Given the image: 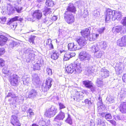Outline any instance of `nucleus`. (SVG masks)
Segmentation results:
<instances>
[{
	"instance_id": "1",
	"label": "nucleus",
	"mask_w": 126,
	"mask_h": 126,
	"mask_svg": "<svg viewBox=\"0 0 126 126\" xmlns=\"http://www.w3.org/2000/svg\"><path fill=\"white\" fill-rule=\"evenodd\" d=\"M79 59L81 61L88 62L92 58L91 56L86 51H82L79 54Z\"/></svg>"
},
{
	"instance_id": "2",
	"label": "nucleus",
	"mask_w": 126,
	"mask_h": 126,
	"mask_svg": "<svg viewBox=\"0 0 126 126\" xmlns=\"http://www.w3.org/2000/svg\"><path fill=\"white\" fill-rule=\"evenodd\" d=\"M53 81L52 78H48L46 79L45 83H43L42 86V91L44 92L47 91L51 87Z\"/></svg>"
},
{
	"instance_id": "3",
	"label": "nucleus",
	"mask_w": 126,
	"mask_h": 126,
	"mask_svg": "<svg viewBox=\"0 0 126 126\" xmlns=\"http://www.w3.org/2000/svg\"><path fill=\"white\" fill-rule=\"evenodd\" d=\"M65 114L61 110L59 114L54 119V121L58 123L56 124V126H60L62 124L60 120H63L65 117Z\"/></svg>"
},
{
	"instance_id": "4",
	"label": "nucleus",
	"mask_w": 126,
	"mask_h": 126,
	"mask_svg": "<svg viewBox=\"0 0 126 126\" xmlns=\"http://www.w3.org/2000/svg\"><path fill=\"white\" fill-rule=\"evenodd\" d=\"M57 112V108L54 106L46 110L45 113V116L49 118L53 116Z\"/></svg>"
},
{
	"instance_id": "5",
	"label": "nucleus",
	"mask_w": 126,
	"mask_h": 126,
	"mask_svg": "<svg viewBox=\"0 0 126 126\" xmlns=\"http://www.w3.org/2000/svg\"><path fill=\"white\" fill-rule=\"evenodd\" d=\"M18 76L16 74H11L10 77L9 81L11 85L16 86L18 84L19 79Z\"/></svg>"
},
{
	"instance_id": "6",
	"label": "nucleus",
	"mask_w": 126,
	"mask_h": 126,
	"mask_svg": "<svg viewBox=\"0 0 126 126\" xmlns=\"http://www.w3.org/2000/svg\"><path fill=\"white\" fill-rule=\"evenodd\" d=\"M60 51L61 54H64L63 59L65 61L69 60L70 58L75 56L76 55L75 53L66 52L65 50L63 49L60 50Z\"/></svg>"
},
{
	"instance_id": "7",
	"label": "nucleus",
	"mask_w": 126,
	"mask_h": 126,
	"mask_svg": "<svg viewBox=\"0 0 126 126\" xmlns=\"http://www.w3.org/2000/svg\"><path fill=\"white\" fill-rule=\"evenodd\" d=\"M32 51L28 49L26 51V59L28 63L32 61L35 60V54L32 53Z\"/></svg>"
},
{
	"instance_id": "8",
	"label": "nucleus",
	"mask_w": 126,
	"mask_h": 126,
	"mask_svg": "<svg viewBox=\"0 0 126 126\" xmlns=\"http://www.w3.org/2000/svg\"><path fill=\"white\" fill-rule=\"evenodd\" d=\"M68 12H65L64 13V18L68 24H71L74 21V16L72 13H68Z\"/></svg>"
},
{
	"instance_id": "9",
	"label": "nucleus",
	"mask_w": 126,
	"mask_h": 126,
	"mask_svg": "<svg viewBox=\"0 0 126 126\" xmlns=\"http://www.w3.org/2000/svg\"><path fill=\"white\" fill-rule=\"evenodd\" d=\"M23 19L22 18L18 16H15V17L11 19L7 23V24L10 25L11 27V28H15L16 26V23H14V24L13 23L15 21L17 20H19L20 21H22Z\"/></svg>"
},
{
	"instance_id": "10",
	"label": "nucleus",
	"mask_w": 126,
	"mask_h": 126,
	"mask_svg": "<svg viewBox=\"0 0 126 126\" xmlns=\"http://www.w3.org/2000/svg\"><path fill=\"white\" fill-rule=\"evenodd\" d=\"M113 11L109 9H107L105 16V21H109L110 20L112 19L113 20L114 16V14H113Z\"/></svg>"
},
{
	"instance_id": "11",
	"label": "nucleus",
	"mask_w": 126,
	"mask_h": 126,
	"mask_svg": "<svg viewBox=\"0 0 126 126\" xmlns=\"http://www.w3.org/2000/svg\"><path fill=\"white\" fill-rule=\"evenodd\" d=\"M73 66L74 72L76 74H77L81 72L82 71L81 63L78 62L77 60L73 63Z\"/></svg>"
},
{
	"instance_id": "12",
	"label": "nucleus",
	"mask_w": 126,
	"mask_h": 126,
	"mask_svg": "<svg viewBox=\"0 0 126 126\" xmlns=\"http://www.w3.org/2000/svg\"><path fill=\"white\" fill-rule=\"evenodd\" d=\"M82 83L86 87L90 88L92 92L95 91V87L93 86V84L91 81L87 80L83 81Z\"/></svg>"
},
{
	"instance_id": "13",
	"label": "nucleus",
	"mask_w": 126,
	"mask_h": 126,
	"mask_svg": "<svg viewBox=\"0 0 126 126\" xmlns=\"http://www.w3.org/2000/svg\"><path fill=\"white\" fill-rule=\"evenodd\" d=\"M11 123L14 126H20L21 125L17 117L15 115H12L11 116Z\"/></svg>"
},
{
	"instance_id": "14",
	"label": "nucleus",
	"mask_w": 126,
	"mask_h": 126,
	"mask_svg": "<svg viewBox=\"0 0 126 126\" xmlns=\"http://www.w3.org/2000/svg\"><path fill=\"white\" fill-rule=\"evenodd\" d=\"M76 40L79 46L81 47L85 46L87 43L85 38L83 37H78Z\"/></svg>"
},
{
	"instance_id": "15",
	"label": "nucleus",
	"mask_w": 126,
	"mask_h": 126,
	"mask_svg": "<svg viewBox=\"0 0 126 126\" xmlns=\"http://www.w3.org/2000/svg\"><path fill=\"white\" fill-rule=\"evenodd\" d=\"M109 72L105 68H102L101 70L100 73V77L102 79L107 78L109 76Z\"/></svg>"
},
{
	"instance_id": "16",
	"label": "nucleus",
	"mask_w": 126,
	"mask_h": 126,
	"mask_svg": "<svg viewBox=\"0 0 126 126\" xmlns=\"http://www.w3.org/2000/svg\"><path fill=\"white\" fill-rule=\"evenodd\" d=\"M82 35L85 38H86L88 40L91 37L90 35V30L89 28H86L82 31L81 32Z\"/></svg>"
},
{
	"instance_id": "17",
	"label": "nucleus",
	"mask_w": 126,
	"mask_h": 126,
	"mask_svg": "<svg viewBox=\"0 0 126 126\" xmlns=\"http://www.w3.org/2000/svg\"><path fill=\"white\" fill-rule=\"evenodd\" d=\"M32 81L33 84L37 87L39 84L40 79L38 75L36 73L33 74L32 75Z\"/></svg>"
},
{
	"instance_id": "18",
	"label": "nucleus",
	"mask_w": 126,
	"mask_h": 126,
	"mask_svg": "<svg viewBox=\"0 0 126 126\" xmlns=\"http://www.w3.org/2000/svg\"><path fill=\"white\" fill-rule=\"evenodd\" d=\"M37 91L36 90L32 89L26 93V96L27 98H34L37 95Z\"/></svg>"
},
{
	"instance_id": "19",
	"label": "nucleus",
	"mask_w": 126,
	"mask_h": 126,
	"mask_svg": "<svg viewBox=\"0 0 126 126\" xmlns=\"http://www.w3.org/2000/svg\"><path fill=\"white\" fill-rule=\"evenodd\" d=\"M66 10L67 11L65 12H68L69 14L72 13H75L76 11V8L72 3H71L69 4Z\"/></svg>"
},
{
	"instance_id": "20",
	"label": "nucleus",
	"mask_w": 126,
	"mask_h": 126,
	"mask_svg": "<svg viewBox=\"0 0 126 126\" xmlns=\"http://www.w3.org/2000/svg\"><path fill=\"white\" fill-rule=\"evenodd\" d=\"M68 48L69 50L74 51L79 49V48L78 46L76 44L73 43H70L68 45Z\"/></svg>"
},
{
	"instance_id": "21",
	"label": "nucleus",
	"mask_w": 126,
	"mask_h": 126,
	"mask_svg": "<svg viewBox=\"0 0 126 126\" xmlns=\"http://www.w3.org/2000/svg\"><path fill=\"white\" fill-rule=\"evenodd\" d=\"M84 93L80 92H77L76 93V95L74 98V100L77 101L79 102L80 100L82 99L84 96Z\"/></svg>"
},
{
	"instance_id": "22",
	"label": "nucleus",
	"mask_w": 126,
	"mask_h": 126,
	"mask_svg": "<svg viewBox=\"0 0 126 126\" xmlns=\"http://www.w3.org/2000/svg\"><path fill=\"white\" fill-rule=\"evenodd\" d=\"M32 15L33 18H35L39 20L42 17V15L40 11L37 10H35L33 13Z\"/></svg>"
},
{
	"instance_id": "23",
	"label": "nucleus",
	"mask_w": 126,
	"mask_h": 126,
	"mask_svg": "<svg viewBox=\"0 0 126 126\" xmlns=\"http://www.w3.org/2000/svg\"><path fill=\"white\" fill-rule=\"evenodd\" d=\"M119 109L121 113H126V102L121 103Z\"/></svg>"
},
{
	"instance_id": "24",
	"label": "nucleus",
	"mask_w": 126,
	"mask_h": 126,
	"mask_svg": "<svg viewBox=\"0 0 126 126\" xmlns=\"http://www.w3.org/2000/svg\"><path fill=\"white\" fill-rule=\"evenodd\" d=\"M114 16L113 19L114 20L116 19L117 20H120L122 18V15L120 12H117L116 11H113Z\"/></svg>"
},
{
	"instance_id": "25",
	"label": "nucleus",
	"mask_w": 126,
	"mask_h": 126,
	"mask_svg": "<svg viewBox=\"0 0 126 126\" xmlns=\"http://www.w3.org/2000/svg\"><path fill=\"white\" fill-rule=\"evenodd\" d=\"M59 54L58 51L56 50H54L52 52L51 58L53 60H56L59 58Z\"/></svg>"
},
{
	"instance_id": "26",
	"label": "nucleus",
	"mask_w": 126,
	"mask_h": 126,
	"mask_svg": "<svg viewBox=\"0 0 126 126\" xmlns=\"http://www.w3.org/2000/svg\"><path fill=\"white\" fill-rule=\"evenodd\" d=\"M8 38L5 36L2 35H0V46H2L5 44L6 42L8 40Z\"/></svg>"
},
{
	"instance_id": "27",
	"label": "nucleus",
	"mask_w": 126,
	"mask_h": 126,
	"mask_svg": "<svg viewBox=\"0 0 126 126\" xmlns=\"http://www.w3.org/2000/svg\"><path fill=\"white\" fill-rule=\"evenodd\" d=\"M73 66V63L72 64L67 66L65 68L66 71L68 73H72L74 72Z\"/></svg>"
},
{
	"instance_id": "28",
	"label": "nucleus",
	"mask_w": 126,
	"mask_h": 126,
	"mask_svg": "<svg viewBox=\"0 0 126 126\" xmlns=\"http://www.w3.org/2000/svg\"><path fill=\"white\" fill-rule=\"evenodd\" d=\"M7 10L9 14H11L14 13L15 10L13 6L11 3L8 4L7 6Z\"/></svg>"
},
{
	"instance_id": "29",
	"label": "nucleus",
	"mask_w": 126,
	"mask_h": 126,
	"mask_svg": "<svg viewBox=\"0 0 126 126\" xmlns=\"http://www.w3.org/2000/svg\"><path fill=\"white\" fill-rule=\"evenodd\" d=\"M122 27L123 26L121 25L115 26L113 28L112 31L113 32L118 33L122 30Z\"/></svg>"
},
{
	"instance_id": "30",
	"label": "nucleus",
	"mask_w": 126,
	"mask_h": 126,
	"mask_svg": "<svg viewBox=\"0 0 126 126\" xmlns=\"http://www.w3.org/2000/svg\"><path fill=\"white\" fill-rule=\"evenodd\" d=\"M19 45V43L18 42L12 41L10 42L9 45V47L10 48L13 49L15 47L18 46Z\"/></svg>"
},
{
	"instance_id": "31",
	"label": "nucleus",
	"mask_w": 126,
	"mask_h": 126,
	"mask_svg": "<svg viewBox=\"0 0 126 126\" xmlns=\"http://www.w3.org/2000/svg\"><path fill=\"white\" fill-rule=\"evenodd\" d=\"M11 69H9L8 67H5L2 70V71L3 73L5 74H8V75H10L12 74L13 72V71L11 70Z\"/></svg>"
},
{
	"instance_id": "32",
	"label": "nucleus",
	"mask_w": 126,
	"mask_h": 126,
	"mask_svg": "<svg viewBox=\"0 0 126 126\" xmlns=\"http://www.w3.org/2000/svg\"><path fill=\"white\" fill-rule=\"evenodd\" d=\"M52 9L50 8L45 7L44 9V10L43 11V14L46 16L48 14L51 13Z\"/></svg>"
},
{
	"instance_id": "33",
	"label": "nucleus",
	"mask_w": 126,
	"mask_h": 126,
	"mask_svg": "<svg viewBox=\"0 0 126 126\" xmlns=\"http://www.w3.org/2000/svg\"><path fill=\"white\" fill-rule=\"evenodd\" d=\"M41 61L38 60L36 63L33 66V69L34 70H39L40 69V66Z\"/></svg>"
},
{
	"instance_id": "34",
	"label": "nucleus",
	"mask_w": 126,
	"mask_h": 126,
	"mask_svg": "<svg viewBox=\"0 0 126 126\" xmlns=\"http://www.w3.org/2000/svg\"><path fill=\"white\" fill-rule=\"evenodd\" d=\"M105 122L104 120L98 118L96 122V123L98 125H99L100 126H106Z\"/></svg>"
},
{
	"instance_id": "35",
	"label": "nucleus",
	"mask_w": 126,
	"mask_h": 126,
	"mask_svg": "<svg viewBox=\"0 0 126 126\" xmlns=\"http://www.w3.org/2000/svg\"><path fill=\"white\" fill-rule=\"evenodd\" d=\"M46 44L48 45L50 48V49L54 48L52 44V41L51 39H48L47 40Z\"/></svg>"
},
{
	"instance_id": "36",
	"label": "nucleus",
	"mask_w": 126,
	"mask_h": 126,
	"mask_svg": "<svg viewBox=\"0 0 126 126\" xmlns=\"http://www.w3.org/2000/svg\"><path fill=\"white\" fill-rule=\"evenodd\" d=\"M35 36L31 35L29 37V41L31 45H35V43L34 41V40L35 38Z\"/></svg>"
},
{
	"instance_id": "37",
	"label": "nucleus",
	"mask_w": 126,
	"mask_h": 126,
	"mask_svg": "<svg viewBox=\"0 0 126 126\" xmlns=\"http://www.w3.org/2000/svg\"><path fill=\"white\" fill-rule=\"evenodd\" d=\"M103 79L101 77V78H97V80L96 83L97 86L98 87L102 86L103 84V82L102 80Z\"/></svg>"
},
{
	"instance_id": "38",
	"label": "nucleus",
	"mask_w": 126,
	"mask_h": 126,
	"mask_svg": "<svg viewBox=\"0 0 126 126\" xmlns=\"http://www.w3.org/2000/svg\"><path fill=\"white\" fill-rule=\"evenodd\" d=\"M100 46L102 49H105L107 46V43L105 41H102L100 43Z\"/></svg>"
},
{
	"instance_id": "39",
	"label": "nucleus",
	"mask_w": 126,
	"mask_h": 126,
	"mask_svg": "<svg viewBox=\"0 0 126 126\" xmlns=\"http://www.w3.org/2000/svg\"><path fill=\"white\" fill-rule=\"evenodd\" d=\"M99 35V34L97 33H93L92 35H91V36H92V38L90 37L89 39L90 41H91L92 40H94L96 39L98 37Z\"/></svg>"
},
{
	"instance_id": "40",
	"label": "nucleus",
	"mask_w": 126,
	"mask_h": 126,
	"mask_svg": "<svg viewBox=\"0 0 126 126\" xmlns=\"http://www.w3.org/2000/svg\"><path fill=\"white\" fill-rule=\"evenodd\" d=\"M46 3L48 6H52L54 5V2L52 0H47Z\"/></svg>"
},
{
	"instance_id": "41",
	"label": "nucleus",
	"mask_w": 126,
	"mask_h": 126,
	"mask_svg": "<svg viewBox=\"0 0 126 126\" xmlns=\"http://www.w3.org/2000/svg\"><path fill=\"white\" fill-rule=\"evenodd\" d=\"M92 49L93 52H96L99 50V48L96 45H93L92 46Z\"/></svg>"
},
{
	"instance_id": "42",
	"label": "nucleus",
	"mask_w": 126,
	"mask_h": 126,
	"mask_svg": "<svg viewBox=\"0 0 126 126\" xmlns=\"http://www.w3.org/2000/svg\"><path fill=\"white\" fill-rule=\"evenodd\" d=\"M59 36L61 37V36H64L66 33L65 31H64L62 29H59Z\"/></svg>"
},
{
	"instance_id": "43",
	"label": "nucleus",
	"mask_w": 126,
	"mask_h": 126,
	"mask_svg": "<svg viewBox=\"0 0 126 126\" xmlns=\"http://www.w3.org/2000/svg\"><path fill=\"white\" fill-rule=\"evenodd\" d=\"M24 99V97L23 96L19 95L17 97L16 101L20 103H22L23 102Z\"/></svg>"
},
{
	"instance_id": "44",
	"label": "nucleus",
	"mask_w": 126,
	"mask_h": 126,
	"mask_svg": "<svg viewBox=\"0 0 126 126\" xmlns=\"http://www.w3.org/2000/svg\"><path fill=\"white\" fill-rule=\"evenodd\" d=\"M30 78H23V84L25 85H27L30 81Z\"/></svg>"
},
{
	"instance_id": "45",
	"label": "nucleus",
	"mask_w": 126,
	"mask_h": 126,
	"mask_svg": "<svg viewBox=\"0 0 126 126\" xmlns=\"http://www.w3.org/2000/svg\"><path fill=\"white\" fill-rule=\"evenodd\" d=\"M121 39H120L117 40V45L121 47H125L123 41Z\"/></svg>"
},
{
	"instance_id": "46",
	"label": "nucleus",
	"mask_w": 126,
	"mask_h": 126,
	"mask_svg": "<svg viewBox=\"0 0 126 126\" xmlns=\"http://www.w3.org/2000/svg\"><path fill=\"white\" fill-rule=\"evenodd\" d=\"M66 122L68 123L70 125H71L72 124V120L70 117V115L68 114L67 118L65 120Z\"/></svg>"
},
{
	"instance_id": "47",
	"label": "nucleus",
	"mask_w": 126,
	"mask_h": 126,
	"mask_svg": "<svg viewBox=\"0 0 126 126\" xmlns=\"http://www.w3.org/2000/svg\"><path fill=\"white\" fill-rule=\"evenodd\" d=\"M120 96L122 97L126 96V89L122 90L120 93Z\"/></svg>"
},
{
	"instance_id": "48",
	"label": "nucleus",
	"mask_w": 126,
	"mask_h": 126,
	"mask_svg": "<svg viewBox=\"0 0 126 126\" xmlns=\"http://www.w3.org/2000/svg\"><path fill=\"white\" fill-rule=\"evenodd\" d=\"M112 118V116L111 114L110 113H106L105 118L107 121H109L110 119Z\"/></svg>"
},
{
	"instance_id": "49",
	"label": "nucleus",
	"mask_w": 126,
	"mask_h": 126,
	"mask_svg": "<svg viewBox=\"0 0 126 126\" xmlns=\"http://www.w3.org/2000/svg\"><path fill=\"white\" fill-rule=\"evenodd\" d=\"M100 13V10L99 9H97L94 11V16L96 17H98L99 16Z\"/></svg>"
},
{
	"instance_id": "50",
	"label": "nucleus",
	"mask_w": 126,
	"mask_h": 126,
	"mask_svg": "<svg viewBox=\"0 0 126 126\" xmlns=\"http://www.w3.org/2000/svg\"><path fill=\"white\" fill-rule=\"evenodd\" d=\"M84 102L86 104H88L89 106H91L92 103L90 98L85 99L84 100Z\"/></svg>"
},
{
	"instance_id": "51",
	"label": "nucleus",
	"mask_w": 126,
	"mask_h": 126,
	"mask_svg": "<svg viewBox=\"0 0 126 126\" xmlns=\"http://www.w3.org/2000/svg\"><path fill=\"white\" fill-rule=\"evenodd\" d=\"M105 30V27H102L98 29L97 30V31L99 33L101 34L104 33V31Z\"/></svg>"
},
{
	"instance_id": "52",
	"label": "nucleus",
	"mask_w": 126,
	"mask_h": 126,
	"mask_svg": "<svg viewBox=\"0 0 126 126\" xmlns=\"http://www.w3.org/2000/svg\"><path fill=\"white\" fill-rule=\"evenodd\" d=\"M14 8L17 12L19 13L21 12V11L22 9V7H19V6H16V7H15Z\"/></svg>"
},
{
	"instance_id": "53",
	"label": "nucleus",
	"mask_w": 126,
	"mask_h": 126,
	"mask_svg": "<svg viewBox=\"0 0 126 126\" xmlns=\"http://www.w3.org/2000/svg\"><path fill=\"white\" fill-rule=\"evenodd\" d=\"M95 57L97 58H100L102 56V53L101 52H97L94 54Z\"/></svg>"
},
{
	"instance_id": "54",
	"label": "nucleus",
	"mask_w": 126,
	"mask_h": 126,
	"mask_svg": "<svg viewBox=\"0 0 126 126\" xmlns=\"http://www.w3.org/2000/svg\"><path fill=\"white\" fill-rule=\"evenodd\" d=\"M121 39L125 47L126 46V35L123 36Z\"/></svg>"
},
{
	"instance_id": "55",
	"label": "nucleus",
	"mask_w": 126,
	"mask_h": 126,
	"mask_svg": "<svg viewBox=\"0 0 126 126\" xmlns=\"http://www.w3.org/2000/svg\"><path fill=\"white\" fill-rule=\"evenodd\" d=\"M47 73L49 75H51L52 74L51 69L47 67L46 69Z\"/></svg>"
},
{
	"instance_id": "56",
	"label": "nucleus",
	"mask_w": 126,
	"mask_h": 126,
	"mask_svg": "<svg viewBox=\"0 0 126 126\" xmlns=\"http://www.w3.org/2000/svg\"><path fill=\"white\" fill-rule=\"evenodd\" d=\"M106 100L110 103H112L114 101V99L113 97H110V96L107 97Z\"/></svg>"
},
{
	"instance_id": "57",
	"label": "nucleus",
	"mask_w": 126,
	"mask_h": 126,
	"mask_svg": "<svg viewBox=\"0 0 126 126\" xmlns=\"http://www.w3.org/2000/svg\"><path fill=\"white\" fill-rule=\"evenodd\" d=\"M47 123H46V122L45 121H41V122L43 124H42V125L43 126H47L49 125V120H48H48H47Z\"/></svg>"
},
{
	"instance_id": "58",
	"label": "nucleus",
	"mask_w": 126,
	"mask_h": 126,
	"mask_svg": "<svg viewBox=\"0 0 126 126\" xmlns=\"http://www.w3.org/2000/svg\"><path fill=\"white\" fill-rule=\"evenodd\" d=\"M6 20V18L5 17H2L0 18V22L4 24Z\"/></svg>"
},
{
	"instance_id": "59",
	"label": "nucleus",
	"mask_w": 126,
	"mask_h": 126,
	"mask_svg": "<svg viewBox=\"0 0 126 126\" xmlns=\"http://www.w3.org/2000/svg\"><path fill=\"white\" fill-rule=\"evenodd\" d=\"M59 104L60 110L65 108V106L63 103H59Z\"/></svg>"
},
{
	"instance_id": "60",
	"label": "nucleus",
	"mask_w": 126,
	"mask_h": 126,
	"mask_svg": "<svg viewBox=\"0 0 126 126\" xmlns=\"http://www.w3.org/2000/svg\"><path fill=\"white\" fill-rule=\"evenodd\" d=\"M121 23L124 26L126 25V17H124L122 20Z\"/></svg>"
},
{
	"instance_id": "61",
	"label": "nucleus",
	"mask_w": 126,
	"mask_h": 126,
	"mask_svg": "<svg viewBox=\"0 0 126 126\" xmlns=\"http://www.w3.org/2000/svg\"><path fill=\"white\" fill-rule=\"evenodd\" d=\"M5 52V49L3 47L0 48V56L3 54Z\"/></svg>"
},
{
	"instance_id": "62",
	"label": "nucleus",
	"mask_w": 126,
	"mask_h": 126,
	"mask_svg": "<svg viewBox=\"0 0 126 126\" xmlns=\"http://www.w3.org/2000/svg\"><path fill=\"white\" fill-rule=\"evenodd\" d=\"M4 61L1 59H0V66L2 67L4 65Z\"/></svg>"
},
{
	"instance_id": "63",
	"label": "nucleus",
	"mask_w": 126,
	"mask_h": 126,
	"mask_svg": "<svg viewBox=\"0 0 126 126\" xmlns=\"http://www.w3.org/2000/svg\"><path fill=\"white\" fill-rule=\"evenodd\" d=\"M98 102H99L100 104V108H101L102 106H101V104H102V99L101 97L99 96L98 98Z\"/></svg>"
},
{
	"instance_id": "64",
	"label": "nucleus",
	"mask_w": 126,
	"mask_h": 126,
	"mask_svg": "<svg viewBox=\"0 0 126 126\" xmlns=\"http://www.w3.org/2000/svg\"><path fill=\"white\" fill-rule=\"evenodd\" d=\"M122 79L125 82H126V74H124L122 77Z\"/></svg>"
}]
</instances>
